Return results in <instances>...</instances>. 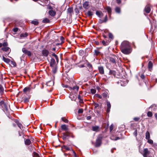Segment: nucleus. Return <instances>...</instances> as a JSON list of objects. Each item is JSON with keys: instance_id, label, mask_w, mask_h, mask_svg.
<instances>
[{"instance_id": "obj_1", "label": "nucleus", "mask_w": 157, "mask_h": 157, "mask_svg": "<svg viewBox=\"0 0 157 157\" xmlns=\"http://www.w3.org/2000/svg\"><path fill=\"white\" fill-rule=\"evenodd\" d=\"M120 48L121 52L125 54H128L131 52L130 44L127 41H124L121 44Z\"/></svg>"}, {"instance_id": "obj_2", "label": "nucleus", "mask_w": 157, "mask_h": 157, "mask_svg": "<svg viewBox=\"0 0 157 157\" xmlns=\"http://www.w3.org/2000/svg\"><path fill=\"white\" fill-rule=\"evenodd\" d=\"M0 106L2 107L4 111L6 113L9 112V110L10 109V107L9 105L7 103H6L3 101H1L0 102Z\"/></svg>"}, {"instance_id": "obj_3", "label": "nucleus", "mask_w": 157, "mask_h": 157, "mask_svg": "<svg viewBox=\"0 0 157 157\" xmlns=\"http://www.w3.org/2000/svg\"><path fill=\"white\" fill-rule=\"evenodd\" d=\"M102 137L101 136H99L96 140L95 146L96 147H99L100 146L101 143V139Z\"/></svg>"}, {"instance_id": "obj_4", "label": "nucleus", "mask_w": 157, "mask_h": 157, "mask_svg": "<svg viewBox=\"0 0 157 157\" xmlns=\"http://www.w3.org/2000/svg\"><path fill=\"white\" fill-rule=\"evenodd\" d=\"M117 59V57L115 55H113L110 58V61L113 63H115Z\"/></svg>"}, {"instance_id": "obj_5", "label": "nucleus", "mask_w": 157, "mask_h": 157, "mask_svg": "<svg viewBox=\"0 0 157 157\" xmlns=\"http://www.w3.org/2000/svg\"><path fill=\"white\" fill-rule=\"evenodd\" d=\"M144 10L146 13H149L151 11V5L150 4L147 5L145 6Z\"/></svg>"}, {"instance_id": "obj_6", "label": "nucleus", "mask_w": 157, "mask_h": 157, "mask_svg": "<svg viewBox=\"0 0 157 157\" xmlns=\"http://www.w3.org/2000/svg\"><path fill=\"white\" fill-rule=\"evenodd\" d=\"M23 52L25 54H27L29 56H31V53L29 51H28L25 48H23L22 49Z\"/></svg>"}, {"instance_id": "obj_7", "label": "nucleus", "mask_w": 157, "mask_h": 157, "mask_svg": "<svg viewBox=\"0 0 157 157\" xmlns=\"http://www.w3.org/2000/svg\"><path fill=\"white\" fill-rule=\"evenodd\" d=\"M49 53L48 51L46 49H44L42 52V53L43 55L45 57H47L48 56Z\"/></svg>"}, {"instance_id": "obj_8", "label": "nucleus", "mask_w": 157, "mask_h": 157, "mask_svg": "<svg viewBox=\"0 0 157 157\" xmlns=\"http://www.w3.org/2000/svg\"><path fill=\"white\" fill-rule=\"evenodd\" d=\"M106 105L107 107V112L109 113L110 111V109L111 107V105L109 101H107L106 103Z\"/></svg>"}, {"instance_id": "obj_9", "label": "nucleus", "mask_w": 157, "mask_h": 157, "mask_svg": "<svg viewBox=\"0 0 157 157\" xmlns=\"http://www.w3.org/2000/svg\"><path fill=\"white\" fill-rule=\"evenodd\" d=\"M89 2L86 1L83 4V6L84 8L86 9H88L89 7Z\"/></svg>"}, {"instance_id": "obj_10", "label": "nucleus", "mask_w": 157, "mask_h": 157, "mask_svg": "<svg viewBox=\"0 0 157 157\" xmlns=\"http://www.w3.org/2000/svg\"><path fill=\"white\" fill-rule=\"evenodd\" d=\"M49 14L52 17H54L56 14V12L52 10H50L49 12Z\"/></svg>"}, {"instance_id": "obj_11", "label": "nucleus", "mask_w": 157, "mask_h": 157, "mask_svg": "<svg viewBox=\"0 0 157 157\" xmlns=\"http://www.w3.org/2000/svg\"><path fill=\"white\" fill-rule=\"evenodd\" d=\"M96 14L100 18H101L103 16L102 13L100 11H97Z\"/></svg>"}, {"instance_id": "obj_12", "label": "nucleus", "mask_w": 157, "mask_h": 157, "mask_svg": "<svg viewBox=\"0 0 157 157\" xmlns=\"http://www.w3.org/2000/svg\"><path fill=\"white\" fill-rule=\"evenodd\" d=\"M153 67V63L151 61H149L148 64V68L149 71H151Z\"/></svg>"}, {"instance_id": "obj_13", "label": "nucleus", "mask_w": 157, "mask_h": 157, "mask_svg": "<svg viewBox=\"0 0 157 157\" xmlns=\"http://www.w3.org/2000/svg\"><path fill=\"white\" fill-rule=\"evenodd\" d=\"M46 84L48 86H51L54 85V82L53 81H50L47 82Z\"/></svg>"}, {"instance_id": "obj_14", "label": "nucleus", "mask_w": 157, "mask_h": 157, "mask_svg": "<svg viewBox=\"0 0 157 157\" xmlns=\"http://www.w3.org/2000/svg\"><path fill=\"white\" fill-rule=\"evenodd\" d=\"M56 62L55 59L53 58H52L50 60V66L51 67H53L55 64Z\"/></svg>"}, {"instance_id": "obj_15", "label": "nucleus", "mask_w": 157, "mask_h": 157, "mask_svg": "<svg viewBox=\"0 0 157 157\" xmlns=\"http://www.w3.org/2000/svg\"><path fill=\"white\" fill-rule=\"evenodd\" d=\"M98 68L100 74H103L104 73V70L103 67L100 66Z\"/></svg>"}, {"instance_id": "obj_16", "label": "nucleus", "mask_w": 157, "mask_h": 157, "mask_svg": "<svg viewBox=\"0 0 157 157\" xmlns=\"http://www.w3.org/2000/svg\"><path fill=\"white\" fill-rule=\"evenodd\" d=\"M110 139L112 140H118L120 139V138L119 137H115L114 135H112L111 136Z\"/></svg>"}, {"instance_id": "obj_17", "label": "nucleus", "mask_w": 157, "mask_h": 157, "mask_svg": "<svg viewBox=\"0 0 157 157\" xmlns=\"http://www.w3.org/2000/svg\"><path fill=\"white\" fill-rule=\"evenodd\" d=\"M69 88L70 90H73L77 92L78 91L79 89V87L78 86H74L73 87H69Z\"/></svg>"}, {"instance_id": "obj_18", "label": "nucleus", "mask_w": 157, "mask_h": 157, "mask_svg": "<svg viewBox=\"0 0 157 157\" xmlns=\"http://www.w3.org/2000/svg\"><path fill=\"white\" fill-rule=\"evenodd\" d=\"M99 129V127L97 126H93L92 127V130L93 131H95V132H98V131Z\"/></svg>"}, {"instance_id": "obj_19", "label": "nucleus", "mask_w": 157, "mask_h": 157, "mask_svg": "<svg viewBox=\"0 0 157 157\" xmlns=\"http://www.w3.org/2000/svg\"><path fill=\"white\" fill-rule=\"evenodd\" d=\"M2 59H3V60L5 62H6L7 63H9L10 61V59H9L8 58H5V57L3 56H2Z\"/></svg>"}, {"instance_id": "obj_20", "label": "nucleus", "mask_w": 157, "mask_h": 157, "mask_svg": "<svg viewBox=\"0 0 157 157\" xmlns=\"http://www.w3.org/2000/svg\"><path fill=\"white\" fill-rule=\"evenodd\" d=\"M62 148L63 149H65L66 151H69L70 150H72V148L71 147H68L67 146L63 145L62 147Z\"/></svg>"}, {"instance_id": "obj_21", "label": "nucleus", "mask_w": 157, "mask_h": 157, "mask_svg": "<svg viewBox=\"0 0 157 157\" xmlns=\"http://www.w3.org/2000/svg\"><path fill=\"white\" fill-rule=\"evenodd\" d=\"M105 10L108 12L109 14V15L110 16L111 14L112 11L111 8L107 6L106 7Z\"/></svg>"}, {"instance_id": "obj_22", "label": "nucleus", "mask_w": 157, "mask_h": 157, "mask_svg": "<svg viewBox=\"0 0 157 157\" xmlns=\"http://www.w3.org/2000/svg\"><path fill=\"white\" fill-rule=\"evenodd\" d=\"M24 141L25 144L27 145H30L31 143V141L29 139H26Z\"/></svg>"}, {"instance_id": "obj_23", "label": "nucleus", "mask_w": 157, "mask_h": 157, "mask_svg": "<svg viewBox=\"0 0 157 157\" xmlns=\"http://www.w3.org/2000/svg\"><path fill=\"white\" fill-rule=\"evenodd\" d=\"M61 128L62 129L64 130L67 131L68 130L67 126L65 124L62 125L61 126Z\"/></svg>"}, {"instance_id": "obj_24", "label": "nucleus", "mask_w": 157, "mask_h": 157, "mask_svg": "<svg viewBox=\"0 0 157 157\" xmlns=\"http://www.w3.org/2000/svg\"><path fill=\"white\" fill-rule=\"evenodd\" d=\"M145 138L146 139H149L150 138V133L148 131H147L145 135Z\"/></svg>"}, {"instance_id": "obj_25", "label": "nucleus", "mask_w": 157, "mask_h": 157, "mask_svg": "<svg viewBox=\"0 0 157 157\" xmlns=\"http://www.w3.org/2000/svg\"><path fill=\"white\" fill-rule=\"evenodd\" d=\"M23 92L25 93L26 94L27 92H29L30 91V88L28 87H25L23 89Z\"/></svg>"}, {"instance_id": "obj_26", "label": "nucleus", "mask_w": 157, "mask_h": 157, "mask_svg": "<svg viewBox=\"0 0 157 157\" xmlns=\"http://www.w3.org/2000/svg\"><path fill=\"white\" fill-rule=\"evenodd\" d=\"M42 22L44 23H48L50 22V21L48 19L46 18L43 20Z\"/></svg>"}, {"instance_id": "obj_27", "label": "nucleus", "mask_w": 157, "mask_h": 157, "mask_svg": "<svg viewBox=\"0 0 157 157\" xmlns=\"http://www.w3.org/2000/svg\"><path fill=\"white\" fill-rule=\"evenodd\" d=\"M86 14L88 16H91L93 14V12L90 11H88L87 12Z\"/></svg>"}, {"instance_id": "obj_28", "label": "nucleus", "mask_w": 157, "mask_h": 157, "mask_svg": "<svg viewBox=\"0 0 157 157\" xmlns=\"http://www.w3.org/2000/svg\"><path fill=\"white\" fill-rule=\"evenodd\" d=\"M4 91V89L3 87L1 85H0V97L1 96V95L2 94V93Z\"/></svg>"}, {"instance_id": "obj_29", "label": "nucleus", "mask_w": 157, "mask_h": 157, "mask_svg": "<svg viewBox=\"0 0 157 157\" xmlns=\"http://www.w3.org/2000/svg\"><path fill=\"white\" fill-rule=\"evenodd\" d=\"M16 123H17V125L19 127V128L21 130L22 128H23V127L21 123H19L18 122H17L16 121Z\"/></svg>"}, {"instance_id": "obj_30", "label": "nucleus", "mask_w": 157, "mask_h": 157, "mask_svg": "<svg viewBox=\"0 0 157 157\" xmlns=\"http://www.w3.org/2000/svg\"><path fill=\"white\" fill-rule=\"evenodd\" d=\"M116 12L117 13H119L121 12L120 8L119 7H116L115 9Z\"/></svg>"}, {"instance_id": "obj_31", "label": "nucleus", "mask_w": 157, "mask_h": 157, "mask_svg": "<svg viewBox=\"0 0 157 157\" xmlns=\"http://www.w3.org/2000/svg\"><path fill=\"white\" fill-rule=\"evenodd\" d=\"M9 48L8 47H4L3 48H2V49L3 50V51H4L5 52H7L9 50Z\"/></svg>"}, {"instance_id": "obj_32", "label": "nucleus", "mask_w": 157, "mask_h": 157, "mask_svg": "<svg viewBox=\"0 0 157 157\" xmlns=\"http://www.w3.org/2000/svg\"><path fill=\"white\" fill-rule=\"evenodd\" d=\"M109 74L110 75H114L116 74V73L114 71L110 70L109 72Z\"/></svg>"}, {"instance_id": "obj_33", "label": "nucleus", "mask_w": 157, "mask_h": 157, "mask_svg": "<svg viewBox=\"0 0 157 157\" xmlns=\"http://www.w3.org/2000/svg\"><path fill=\"white\" fill-rule=\"evenodd\" d=\"M102 95L104 98H107L108 96V94L107 92H104L102 94Z\"/></svg>"}, {"instance_id": "obj_34", "label": "nucleus", "mask_w": 157, "mask_h": 157, "mask_svg": "<svg viewBox=\"0 0 157 157\" xmlns=\"http://www.w3.org/2000/svg\"><path fill=\"white\" fill-rule=\"evenodd\" d=\"M31 23L35 25H37L38 24V22L36 21H31Z\"/></svg>"}, {"instance_id": "obj_35", "label": "nucleus", "mask_w": 157, "mask_h": 157, "mask_svg": "<svg viewBox=\"0 0 157 157\" xmlns=\"http://www.w3.org/2000/svg\"><path fill=\"white\" fill-rule=\"evenodd\" d=\"M52 72L54 74H55L57 72V68L55 67L52 68Z\"/></svg>"}, {"instance_id": "obj_36", "label": "nucleus", "mask_w": 157, "mask_h": 157, "mask_svg": "<svg viewBox=\"0 0 157 157\" xmlns=\"http://www.w3.org/2000/svg\"><path fill=\"white\" fill-rule=\"evenodd\" d=\"M78 98L79 100V102L81 103H82L83 102V99L82 98V97L80 96V95H79L78 96Z\"/></svg>"}, {"instance_id": "obj_37", "label": "nucleus", "mask_w": 157, "mask_h": 157, "mask_svg": "<svg viewBox=\"0 0 157 157\" xmlns=\"http://www.w3.org/2000/svg\"><path fill=\"white\" fill-rule=\"evenodd\" d=\"M69 97L72 101H75L76 99V98L74 97L73 95H71L69 96Z\"/></svg>"}, {"instance_id": "obj_38", "label": "nucleus", "mask_w": 157, "mask_h": 157, "mask_svg": "<svg viewBox=\"0 0 157 157\" xmlns=\"http://www.w3.org/2000/svg\"><path fill=\"white\" fill-rule=\"evenodd\" d=\"M28 36V34L27 33H25L24 34H21L20 35V36L21 37H25L27 36Z\"/></svg>"}, {"instance_id": "obj_39", "label": "nucleus", "mask_w": 157, "mask_h": 157, "mask_svg": "<svg viewBox=\"0 0 157 157\" xmlns=\"http://www.w3.org/2000/svg\"><path fill=\"white\" fill-rule=\"evenodd\" d=\"M84 52L82 50H80L79 51V54L81 56H82L84 54Z\"/></svg>"}, {"instance_id": "obj_40", "label": "nucleus", "mask_w": 157, "mask_h": 157, "mask_svg": "<svg viewBox=\"0 0 157 157\" xmlns=\"http://www.w3.org/2000/svg\"><path fill=\"white\" fill-rule=\"evenodd\" d=\"M100 53V52L97 50H94V54L97 56H98Z\"/></svg>"}, {"instance_id": "obj_41", "label": "nucleus", "mask_w": 157, "mask_h": 157, "mask_svg": "<svg viewBox=\"0 0 157 157\" xmlns=\"http://www.w3.org/2000/svg\"><path fill=\"white\" fill-rule=\"evenodd\" d=\"M62 120L66 123H68V120L64 117H62Z\"/></svg>"}, {"instance_id": "obj_42", "label": "nucleus", "mask_w": 157, "mask_h": 157, "mask_svg": "<svg viewBox=\"0 0 157 157\" xmlns=\"http://www.w3.org/2000/svg\"><path fill=\"white\" fill-rule=\"evenodd\" d=\"M147 142L148 143H149V144H153V142L152 140L150 139H147Z\"/></svg>"}, {"instance_id": "obj_43", "label": "nucleus", "mask_w": 157, "mask_h": 157, "mask_svg": "<svg viewBox=\"0 0 157 157\" xmlns=\"http://www.w3.org/2000/svg\"><path fill=\"white\" fill-rule=\"evenodd\" d=\"M88 67H89V70L90 71H91L92 70V66L91 64H88Z\"/></svg>"}, {"instance_id": "obj_44", "label": "nucleus", "mask_w": 157, "mask_h": 157, "mask_svg": "<svg viewBox=\"0 0 157 157\" xmlns=\"http://www.w3.org/2000/svg\"><path fill=\"white\" fill-rule=\"evenodd\" d=\"M102 44L104 46H106L108 44V42H105V41L103 40L101 41Z\"/></svg>"}, {"instance_id": "obj_45", "label": "nucleus", "mask_w": 157, "mask_h": 157, "mask_svg": "<svg viewBox=\"0 0 157 157\" xmlns=\"http://www.w3.org/2000/svg\"><path fill=\"white\" fill-rule=\"evenodd\" d=\"M147 115L148 117H151L152 116V114L151 112L149 111L148 112Z\"/></svg>"}, {"instance_id": "obj_46", "label": "nucleus", "mask_w": 157, "mask_h": 157, "mask_svg": "<svg viewBox=\"0 0 157 157\" xmlns=\"http://www.w3.org/2000/svg\"><path fill=\"white\" fill-rule=\"evenodd\" d=\"M113 126H113V124H112L110 126V127H109V129H110V132H111L113 130Z\"/></svg>"}, {"instance_id": "obj_47", "label": "nucleus", "mask_w": 157, "mask_h": 157, "mask_svg": "<svg viewBox=\"0 0 157 157\" xmlns=\"http://www.w3.org/2000/svg\"><path fill=\"white\" fill-rule=\"evenodd\" d=\"M33 155L35 157H39V155L36 152H33Z\"/></svg>"}, {"instance_id": "obj_48", "label": "nucleus", "mask_w": 157, "mask_h": 157, "mask_svg": "<svg viewBox=\"0 0 157 157\" xmlns=\"http://www.w3.org/2000/svg\"><path fill=\"white\" fill-rule=\"evenodd\" d=\"M90 91L92 94H94L96 92V90L95 89H91L90 90Z\"/></svg>"}, {"instance_id": "obj_49", "label": "nucleus", "mask_w": 157, "mask_h": 157, "mask_svg": "<svg viewBox=\"0 0 157 157\" xmlns=\"http://www.w3.org/2000/svg\"><path fill=\"white\" fill-rule=\"evenodd\" d=\"M134 135L136 137L137 135V130H135L133 133Z\"/></svg>"}, {"instance_id": "obj_50", "label": "nucleus", "mask_w": 157, "mask_h": 157, "mask_svg": "<svg viewBox=\"0 0 157 157\" xmlns=\"http://www.w3.org/2000/svg\"><path fill=\"white\" fill-rule=\"evenodd\" d=\"M109 38L112 39L113 38V36L112 33H109Z\"/></svg>"}, {"instance_id": "obj_51", "label": "nucleus", "mask_w": 157, "mask_h": 157, "mask_svg": "<svg viewBox=\"0 0 157 157\" xmlns=\"http://www.w3.org/2000/svg\"><path fill=\"white\" fill-rule=\"evenodd\" d=\"M29 101V98H25L24 100V102H27Z\"/></svg>"}, {"instance_id": "obj_52", "label": "nucleus", "mask_w": 157, "mask_h": 157, "mask_svg": "<svg viewBox=\"0 0 157 157\" xmlns=\"http://www.w3.org/2000/svg\"><path fill=\"white\" fill-rule=\"evenodd\" d=\"M18 29L17 28H15L13 29V31L14 32H16L18 31Z\"/></svg>"}, {"instance_id": "obj_53", "label": "nucleus", "mask_w": 157, "mask_h": 157, "mask_svg": "<svg viewBox=\"0 0 157 157\" xmlns=\"http://www.w3.org/2000/svg\"><path fill=\"white\" fill-rule=\"evenodd\" d=\"M107 15H106L105 16V19L104 20V22H106L107 21Z\"/></svg>"}, {"instance_id": "obj_54", "label": "nucleus", "mask_w": 157, "mask_h": 157, "mask_svg": "<svg viewBox=\"0 0 157 157\" xmlns=\"http://www.w3.org/2000/svg\"><path fill=\"white\" fill-rule=\"evenodd\" d=\"M83 112V110L82 109H79L78 110V113H82Z\"/></svg>"}, {"instance_id": "obj_55", "label": "nucleus", "mask_w": 157, "mask_h": 157, "mask_svg": "<svg viewBox=\"0 0 157 157\" xmlns=\"http://www.w3.org/2000/svg\"><path fill=\"white\" fill-rule=\"evenodd\" d=\"M3 46L6 47L8 45V44L7 42H4L3 44L2 45Z\"/></svg>"}, {"instance_id": "obj_56", "label": "nucleus", "mask_w": 157, "mask_h": 157, "mask_svg": "<svg viewBox=\"0 0 157 157\" xmlns=\"http://www.w3.org/2000/svg\"><path fill=\"white\" fill-rule=\"evenodd\" d=\"M29 149L30 151H32L33 150V149H35V148L34 147L30 146L29 147Z\"/></svg>"}, {"instance_id": "obj_57", "label": "nucleus", "mask_w": 157, "mask_h": 157, "mask_svg": "<svg viewBox=\"0 0 157 157\" xmlns=\"http://www.w3.org/2000/svg\"><path fill=\"white\" fill-rule=\"evenodd\" d=\"M99 23H102L103 22H104V20H102L101 19H100L99 20Z\"/></svg>"}, {"instance_id": "obj_58", "label": "nucleus", "mask_w": 157, "mask_h": 157, "mask_svg": "<svg viewBox=\"0 0 157 157\" xmlns=\"http://www.w3.org/2000/svg\"><path fill=\"white\" fill-rule=\"evenodd\" d=\"M97 96L99 98H102V95H101L99 94H97Z\"/></svg>"}, {"instance_id": "obj_59", "label": "nucleus", "mask_w": 157, "mask_h": 157, "mask_svg": "<svg viewBox=\"0 0 157 157\" xmlns=\"http://www.w3.org/2000/svg\"><path fill=\"white\" fill-rule=\"evenodd\" d=\"M72 150V151H73V154H74V157H77L76 154V153L73 150Z\"/></svg>"}, {"instance_id": "obj_60", "label": "nucleus", "mask_w": 157, "mask_h": 157, "mask_svg": "<svg viewBox=\"0 0 157 157\" xmlns=\"http://www.w3.org/2000/svg\"><path fill=\"white\" fill-rule=\"evenodd\" d=\"M60 40H61V41L63 42V41L64 40V38L62 36H61L60 37Z\"/></svg>"}, {"instance_id": "obj_61", "label": "nucleus", "mask_w": 157, "mask_h": 157, "mask_svg": "<svg viewBox=\"0 0 157 157\" xmlns=\"http://www.w3.org/2000/svg\"><path fill=\"white\" fill-rule=\"evenodd\" d=\"M139 118H137V117H135L134 118V120L135 121H138L139 120Z\"/></svg>"}, {"instance_id": "obj_62", "label": "nucleus", "mask_w": 157, "mask_h": 157, "mask_svg": "<svg viewBox=\"0 0 157 157\" xmlns=\"http://www.w3.org/2000/svg\"><path fill=\"white\" fill-rule=\"evenodd\" d=\"M11 63L13 64L14 66H16V63L14 62H13V61H11Z\"/></svg>"}, {"instance_id": "obj_63", "label": "nucleus", "mask_w": 157, "mask_h": 157, "mask_svg": "<svg viewBox=\"0 0 157 157\" xmlns=\"http://www.w3.org/2000/svg\"><path fill=\"white\" fill-rule=\"evenodd\" d=\"M94 106L95 108H97L98 107L99 105L97 103H95L94 105Z\"/></svg>"}, {"instance_id": "obj_64", "label": "nucleus", "mask_w": 157, "mask_h": 157, "mask_svg": "<svg viewBox=\"0 0 157 157\" xmlns=\"http://www.w3.org/2000/svg\"><path fill=\"white\" fill-rule=\"evenodd\" d=\"M116 1L117 3L118 4H120L121 2V0H116Z\"/></svg>"}]
</instances>
